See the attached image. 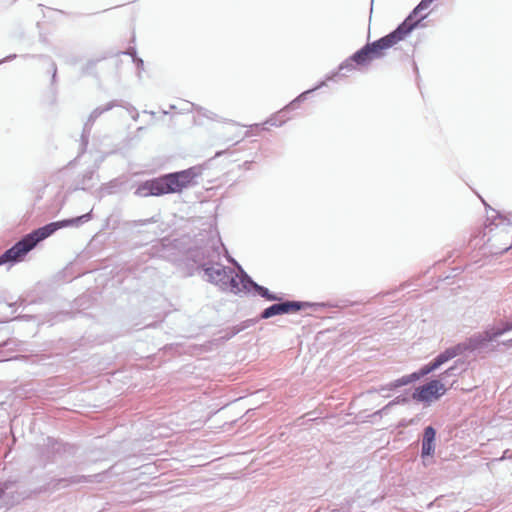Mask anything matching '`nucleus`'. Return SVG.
Here are the masks:
<instances>
[{
  "label": "nucleus",
  "instance_id": "9d476101",
  "mask_svg": "<svg viewBox=\"0 0 512 512\" xmlns=\"http://www.w3.org/2000/svg\"><path fill=\"white\" fill-rule=\"evenodd\" d=\"M445 392L446 388L441 380H431L421 386L414 396L420 401L431 402L434 399L440 398Z\"/></svg>",
  "mask_w": 512,
  "mask_h": 512
},
{
  "label": "nucleus",
  "instance_id": "f8f14e48",
  "mask_svg": "<svg viewBox=\"0 0 512 512\" xmlns=\"http://www.w3.org/2000/svg\"><path fill=\"white\" fill-rule=\"evenodd\" d=\"M311 90H308L302 93L298 98L293 100L284 110L280 111L277 115L272 117L268 122L263 125L270 124L272 126H281L285 121V116L288 111L296 109L298 102H300L303 98H305L306 94H308Z\"/></svg>",
  "mask_w": 512,
  "mask_h": 512
},
{
  "label": "nucleus",
  "instance_id": "6e6552de",
  "mask_svg": "<svg viewBox=\"0 0 512 512\" xmlns=\"http://www.w3.org/2000/svg\"><path fill=\"white\" fill-rule=\"evenodd\" d=\"M437 366L436 364L431 361L430 363L424 365L423 367H421V369L417 372H414L410 375H405L393 382H390L389 384L387 385H384V386H381L377 389V392L379 393H384L386 391H392L396 388H399V387H402V386H405V385H408L418 379H420L421 377L423 376H426L428 375L429 373L437 370Z\"/></svg>",
  "mask_w": 512,
  "mask_h": 512
},
{
  "label": "nucleus",
  "instance_id": "a211bd4d",
  "mask_svg": "<svg viewBox=\"0 0 512 512\" xmlns=\"http://www.w3.org/2000/svg\"><path fill=\"white\" fill-rule=\"evenodd\" d=\"M61 482L63 481H67L71 484H76V483H81V482H88L89 481V477L88 476H84V475H77V476H72L70 477L69 479H62L60 480Z\"/></svg>",
  "mask_w": 512,
  "mask_h": 512
},
{
  "label": "nucleus",
  "instance_id": "0eeeda50",
  "mask_svg": "<svg viewBox=\"0 0 512 512\" xmlns=\"http://www.w3.org/2000/svg\"><path fill=\"white\" fill-rule=\"evenodd\" d=\"M122 106L120 102L117 100H113L108 102L104 106H100L95 108L89 115L87 121L84 123L82 134H81V149L80 154H83L88 146L89 137L91 134L92 126L94 122L100 117L104 112L110 111L114 107Z\"/></svg>",
  "mask_w": 512,
  "mask_h": 512
},
{
  "label": "nucleus",
  "instance_id": "72a5a7b5",
  "mask_svg": "<svg viewBox=\"0 0 512 512\" xmlns=\"http://www.w3.org/2000/svg\"><path fill=\"white\" fill-rule=\"evenodd\" d=\"M221 250H224V252H225V253H228V250H227V249H225V247H224V246H223V248L220 246V251H221Z\"/></svg>",
  "mask_w": 512,
  "mask_h": 512
},
{
  "label": "nucleus",
  "instance_id": "5701e85b",
  "mask_svg": "<svg viewBox=\"0 0 512 512\" xmlns=\"http://www.w3.org/2000/svg\"><path fill=\"white\" fill-rule=\"evenodd\" d=\"M156 221L157 220L154 217H151V218H148V219L139 220L137 222V225L144 226V225H147V224H150V223H155Z\"/></svg>",
  "mask_w": 512,
  "mask_h": 512
},
{
  "label": "nucleus",
  "instance_id": "6ab92c4d",
  "mask_svg": "<svg viewBox=\"0 0 512 512\" xmlns=\"http://www.w3.org/2000/svg\"><path fill=\"white\" fill-rule=\"evenodd\" d=\"M258 296L265 297L268 300L278 299L276 296L269 293V290L263 286L258 285Z\"/></svg>",
  "mask_w": 512,
  "mask_h": 512
},
{
  "label": "nucleus",
  "instance_id": "4468645a",
  "mask_svg": "<svg viewBox=\"0 0 512 512\" xmlns=\"http://www.w3.org/2000/svg\"><path fill=\"white\" fill-rule=\"evenodd\" d=\"M95 171L93 169L86 170L81 176L78 177L75 183V189L87 190L94 186L93 177Z\"/></svg>",
  "mask_w": 512,
  "mask_h": 512
},
{
  "label": "nucleus",
  "instance_id": "9b49d317",
  "mask_svg": "<svg viewBox=\"0 0 512 512\" xmlns=\"http://www.w3.org/2000/svg\"><path fill=\"white\" fill-rule=\"evenodd\" d=\"M435 436H436V431L432 426H427L424 429L423 439H422V451H421L423 457L430 456L434 453V451H435V445H434Z\"/></svg>",
  "mask_w": 512,
  "mask_h": 512
},
{
  "label": "nucleus",
  "instance_id": "f03ea898",
  "mask_svg": "<svg viewBox=\"0 0 512 512\" xmlns=\"http://www.w3.org/2000/svg\"><path fill=\"white\" fill-rule=\"evenodd\" d=\"M200 175L201 168L197 166L167 173L141 182L134 194L138 197H159L166 194L181 193L184 189L196 185V179Z\"/></svg>",
  "mask_w": 512,
  "mask_h": 512
},
{
  "label": "nucleus",
  "instance_id": "20e7f679",
  "mask_svg": "<svg viewBox=\"0 0 512 512\" xmlns=\"http://www.w3.org/2000/svg\"><path fill=\"white\" fill-rule=\"evenodd\" d=\"M220 246L223 248L220 240L212 239L203 246L188 249L180 259L169 260L174 263L182 277H190L197 273L201 275L204 269L220 261Z\"/></svg>",
  "mask_w": 512,
  "mask_h": 512
},
{
  "label": "nucleus",
  "instance_id": "b1692460",
  "mask_svg": "<svg viewBox=\"0 0 512 512\" xmlns=\"http://www.w3.org/2000/svg\"><path fill=\"white\" fill-rule=\"evenodd\" d=\"M134 63L136 64L138 70H143L144 62L141 58H138L137 56H134Z\"/></svg>",
  "mask_w": 512,
  "mask_h": 512
},
{
  "label": "nucleus",
  "instance_id": "c85d7f7f",
  "mask_svg": "<svg viewBox=\"0 0 512 512\" xmlns=\"http://www.w3.org/2000/svg\"><path fill=\"white\" fill-rule=\"evenodd\" d=\"M52 66H53V76H52V79L55 80V78H56V71H57L56 70V65L53 63Z\"/></svg>",
  "mask_w": 512,
  "mask_h": 512
},
{
  "label": "nucleus",
  "instance_id": "cd10ccee",
  "mask_svg": "<svg viewBox=\"0 0 512 512\" xmlns=\"http://www.w3.org/2000/svg\"><path fill=\"white\" fill-rule=\"evenodd\" d=\"M132 111L134 112V115H132V118H133V120L137 121L138 117H139V114H138V112L136 111L135 108H132Z\"/></svg>",
  "mask_w": 512,
  "mask_h": 512
},
{
  "label": "nucleus",
  "instance_id": "39448f33",
  "mask_svg": "<svg viewBox=\"0 0 512 512\" xmlns=\"http://www.w3.org/2000/svg\"><path fill=\"white\" fill-rule=\"evenodd\" d=\"M417 22H412V17L408 16L393 32L388 35L372 42L367 43L360 50L352 55V59L358 66L369 65L373 60L382 58L385 55V51L399 41L403 40L413 28Z\"/></svg>",
  "mask_w": 512,
  "mask_h": 512
},
{
  "label": "nucleus",
  "instance_id": "f704fd0d",
  "mask_svg": "<svg viewBox=\"0 0 512 512\" xmlns=\"http://www.w3.org/2000/svg\"><path fill=\"white\" fill-rule=\"evenodd\" d=\"M323 84H324V83H320V85H318L315 89H317V88H319V87L323 86Z\"/></svg>",
  "mask_w": 512,
  "mask_h": 512
},
{
  "label": "nucleus",
  "instance_id": "393cba45",
  "mask_svg": "<svg viewBox=\"0 0 512 512\" xmlns=\"http://www.w3.org/2000/svg\"><path fill=\"white\" fill-rule=\"evenodd\" d=\"M8 489V485L7 483H0V498L3 497V495L5 494V491Z\"/></svg>",
  "mask_w": 512,
  "mask_h": 512
},
{
  "label": "nucleus",
  "instance_id": "f3484780",
  "mask_svg": "<svg viewBox=\"0 0 512 512\" xmlns=\"http://www.w3.org/2000/svg\"><path fill=\"white\" fill-rule=\"evenodd\" d=\"M354 64H356V63L352 59V56H351L340 64L339 71H342V70L352 71L355 68Z\"/></svg>",
  "mask_w": 512,
  "mask_h": 512
},
{
  "label": "nucleus",
  "instance_id": "1a4fd4ad",
  "mask_svg": "<svg viewBox=\"0 0 512 512\" xmlns=\"http://www.w3.org/2000/svg\"><path fill=\"white\" fill-rule=\"evenodd\" d=\"M307 307V302L300 301H284L275 303L264 309L260 315L262 319H268L276 315L297 312Z\"/></svg>",
  "mask_w": 512,
  "mask_h": 512
},
{
  "label": "nucleus",
  "instance_id": "4be33fe9",
  "mask_svg": "<svg viewBox=\"0 0 512 512\" xmlns=\"http://www.w3.org/2000/svg\"><path fill=\"white\" fill-rule=\"evenodd\" d=\"M166 246L164 244H161L159 247L154 246L153 249H155V252L153 255H159L160 257H165L163 254H161L162 251H164Z\"/></svg>",
  "mask_w": 512,
  "mask_h": 512
},
{
  "label": "nucleus",
  "instance_id": "ddd939ff",
  "mask_svg": "<svg viewBox=\"0 0 512 512\" xmlns=\"http://www.w3.org/2000/svg\"><path fill=\"white\" fill-rule=\"evenodd\" d=\"M460 355H462V353L457 344L455 346L445 349L443 352L438 354L434 358L433 362L436 364L437 368H440L443 364Z\"/></svg>",
  "mask_w": 512,
  "mask_h": 512
},
{
  "label": "nucleus",
  "instance_id": "412c9836",
  "mask_svg": "<svg viewBox=\"0 0 512 512\" xmlns=\"http://www.w3.org/2000/svg\"><path fill=\"white\" fill-rule=\"evenodd\" d=\"M401 401H405V399H395L391 402H389L385 407H383L381 410L377 411L375 414L376 415H380L382 412H384L386 409H388L389 407L393 406L394 404H397V403H400Z\"/></svg>",
  "mask_w": 512,
  "mask_h": 512
},
{
  "label": "nucleus",
  "instance_id": "f257e3e1",
  "mask_svg": "<svg viewBox=\"0 0 512 512\" xmlns=\"http://www.w3.org/2000/svg\"><path fill=\"white\" fill-rule=\"evenodd\" d=\"M91 219L92 211L78 217L51 222L33 230L32 232L24 235L12 247L7 249L0 255V266H12L23 261L25 256L33 248H35L38 243L51 236L58 229L69 226L79 227L80 225L90 221Z\"/></svg>",
  "mask_w": 512,
  "mask_h": 512
},
{
  "label": "nucleus",
  "instance_id": "423d86ee",
  "mask_svg": "<svg viewBox=\"0 0 512 512\" xmlns=\"http://www.w3.org/2000/svg\"><path fill=\"white\" fill-rule=\"evenodd\" d=\"M497 337H499V333L496 332V327H488L485 331L475 333L465 341L458 343V347L462 354L467 351H475L483 348Z\"/></svg>",
  "mask_w": 512,
  "mask_h": 512
},
{
  "label": "nucleus",
  "instance_id": "a878e982",
  "mask_svg": "<svg viewBox=\"0 0 512 512\" xmlns=\"http://www.w3.org/2000/svg\"><path fill=\"white\" fill-rule=\"evenodd\" d=\"M510 458H512V453H510L509 450H505L503 452V455L499 458V460L510 459Z\"/></svg>",
  "mask_w": 512,
  "mask_h": 512
},
{
  "label": "nucleus",
  "instance_id": "dca6fc26",
  "mask_svg": "<svg viewBox=\"0 0 512 512\" xmlns=\"http://www.w3.org/2000/svg\"><path fill=\"white\" fill-rule=\"evenodd\" d=\"M458 367L456 365H453L451 367H449L447 370H445L441 375H440V380L441 381H446L447 378L449 377H456L459 373L458 371Z\"/></svg>",
  "mask_w": 512,
  "mask_h": 512
},
{
  "label": "nucleus",
  "instance_id": "bb28decb",
  "mask_svg": "<svg viewBox=\"0 0 512 512\" xmlns=\"http://www.w3.org/2000/svg\"><path fill=\"white\" fill-rule=\"evenodd\" d=\"M17 57L16 54H11V55H8L7 57H5L4 59L0 60V64L1 63H4V62H7V61H11L13 59H15Z\"/></svg>",
  "mask_w": 512,
  "mask_h": 512
},
{
  "label": "nucleus",
  "instance_id": "c756f323",
  "mask_svg": "<svg viewBox=\"0 0 512 512\" xmlns=\"http://www.w3.org/2000/svg\"><path fill=\"white\" fill-rule=\"evenodd\" d=\"M128 55H131L133 58L136 56V51L134 49L127 52Z\"/></svg>",
  "mask_w": 512,
  "mask_h": 512
},
{
  "label": "nucleus",
  "instance_id": "473e14b6",
  "mask_svg": "<svg viewBox=\"0 0 512 512\" xmlns=\"http://www.w3.org/2000/svg\"><path fill=\"white\" fill-rule=\"evenodd\" d=\"M221 250H224V252H225V253H228V250H227V249H225V247H224V246H223V248L220 246V251H221Z\"/></svg>",
  "mask_w": 512,
  "mask_h": 512
},
{
  "label": "nucleus",
  "instance_id": "7ed1b4c3",
  "mask_svg": "<svg viewBox=\"0 0 512 512\" xmlns=\"http://www.w3.org/2000/svg\"><path fill=\"white\" fill-rule=\"evenodd\" d=\"M229 262L237 265L238 272L230 267L223 266L217 261L204 269L201 273L203 280L212 283L223 291H229L234 294L256 292V283L247 275L242 267L230 256H227Z\"/></svg>",
  "mask_w": 512,
  "mask_h": 512
},
{
  "label": "nucleus",
  "instance_id": "7c9ffc66",
  "mask_svg": "<svg viewBox=\"0 0 512 512\" xmlns=\"http://www.w3.org/2000/svg\"><path fill=\"white\" fill-rule=\"evenodd\" d=\"M503 344H504V345H506V346L511 347V346H512V338H511V339H509V340H507V341H506V342H504Z\"/></svg>",
  "mask_w": 512,
  "mask_h": 512
},
{
  "label": "nucleus",
  "instance_id": "2f4dec72",
  "mask_svg": "<svg viewBox=\"0 0 512 512\" xmlns=\"http://www.w3.org/2000/svg\"><path fill=\"white\" fill-rule=\"evenodd\" d=\"M512 247V244L503 248V251H507Z\"/></svg>",
  "mask_w": 512,
  "mask_h": 512
},
{
  "label": "nucleus",
  "instance_id": "2eb2a0df",
  "mask_svg": "<svg viewBox=\"0 0 512 512\" xmlns=\"http://www.w3.org/2000/svg\"><path fill=\"white\" fill-rule=\"evenodd\" d=\"M433 1L434 0H421V2L414 8L409 16L413 18L414 16L420 14L421 11L428 9Z\"/></svg>",
  "mask_w": 512,
  "mask_h": 512
},
{
  "label": "nucleus",
  "instance_id": "aec40b11",
  "mask_svg": "<svg viewBox=\"0 0 512 512\" xmlns=\"http://www.w3.org/2000/svg\"><path fill=\"white\" fill-rule=\"evenodd\" d=\"M502 327L496 328V332L499 333V336L503 335L504 333L512 330V320L502 322Z\"/></svg>",
  "mask_w": 512,
  "mask_h": 512
}]
</instances>
